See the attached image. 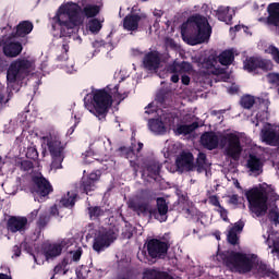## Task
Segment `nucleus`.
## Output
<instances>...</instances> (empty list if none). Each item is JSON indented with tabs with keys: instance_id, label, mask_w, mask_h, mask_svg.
Here are the masks:
<instances>
[{
	"instance_id": "obj_1",
	"label": "nucleus",
	"mask_w": 279,
	"mask_h": 279,
	"mask_svg": "<svg viewBox=\"0 0 279 279\" xmlns=\"http://www.w3.org/2000/svg\"><path fill=\"white\" fill-rule=\"evenodd\" d=\"M181 34L187 45L195 47V45H202L210 40L213 26H210L206 16L194 14L187 19L186 23L182 24Z\"/></svg>"
},
{
	"instance_id": "obj_2",
	"label": "nucleus",
	"mask_w": 279,
	"mask_h": 279,
	"mask_svg": "<svg viewBox=\"0 0 279 279\" xmlns=\"http://www.w3.org/2000/svg\"><path fill=\"white\" fill-rule=\"evenodd\" d=\"M112 96L121 101L128 97V95L123 96V94L119 93V85H116L113 89L108 85L106 88L94 92L92 100L93 109H90V112L99 121L108 117V112L112 108Z\"/></svg>"
},
{
	"instance_id": "obj_3",
	"label": "nucleus",
	"mask_w": 279,
	"mask_h": 279,
	"mask_svg": "<svg viewBox=\"0 0 279 279\" xmlns=\"http://www.w3.org/2000/svg\"><path fill=\"white\" fill-rule=\"evenodd\" d=\"M52 21V29L59 25L61 37H70L73 29L80 25V5L76 3L61 5Z\"/></svg>"
},
{
	"instance_id": "obj_4",
	"label": "nucleus",
	"mask_w": 279,
	"mask_h": 279,
	"mask_svg": "<svg viewBox=\"0 0 279 279\" xmlns=\"http://www.w3.org/2000/svg\"><path fill=\"white\" fill-rule=\"evenodd\" d=\"M217 260H220L225 267L238 274H250L254 269V262L245 253L235 251H223L217 254Z\"/></svg>"
},
{
	"instance_id": "obj_5",
	"label": "nucleus",
	"mask_w": 279,
	"mask_h": 279,
	"mask_svg": "<svg viewBox=\"0 0 279 279\" xmlns=\"http://www.w3.org/2000/svg\"><path fill=\"white\" fill-rule=\"evenodd\" d=\"M43 141L47 143L48 151L51 156L50 169L52 171L62 169V162H64V149H66V145L62 144L60 133L51 132L49 135L44 136Z\"/></svg>"
},
{
	"instance_id": "obj_6",
	"label": "nucleus",
	"mask_w": 279,
	"mask_h": 279,
	"mask_svg": "<svg viewBox=\"0 0 279 279\" xmlns=\"http://www.w3.org/2000/svg\"><path fill=\"white\" fill-rule=\"evenodd\" d=\"M245 197L248 202V209L256 217H265L269 207L267 202H269V196L265 190L258 187H253L245 193Z\"/></svg>"
},
{
	"instance_id": "obj_7",
	"label": "nucleus",
	"mask_w": 279,
	"mask_h": 279,
	"mask_svg": "<svg viewBox=\"0 0 279 279\" xmlns=\"http://www.w3.org/2000/svg\"><path fill=\"white\" fill-rule=\"evenodd\" d=\"M117 239H119V228L116 226L100 228L94 234L92 247L96 254H101V252H106Z\"/></svg>"
},
{
	"instance_id": "obj_8",
	"label": "nucleus",
	"mask_w": 279,
	"mask_h": 279,
	"mask_svg": "<svg viewBox=\"0 0 279 279\" xmlns=\"http://www.w3.org/2000/svg\"><path fill=\"white\" fill-rule=\"evenodd\" d=\"M32 61L27 59H17L13 61L8 71H7V80L11 84L15 82H23L29 73H32Z\"/></svg>"
},
{
	"instance_id": "obj_9",
	"label": "nucleus",
	"mask_w": 279,
	"mask_h": 279,
	"mask_svg": "<svg viewBox=\"0 0 279 279\" xmlns=\"http://www.w3.org/2000/svg\"><path fill=\"white\" fill-rule=\"evenodd\" d=\"M220 147H226L225 155L231 158V160H239L241 158L243 147L241 146V137L239 135L234 133L220 135Z\"/></svg>"
},
{
	"instance_id": "obj_10",
	"label": "nucleus",
	"mask_w": 279,
	"mask_h": 279,
	"mask_svg": "<svg viewBox=\"0 0 279 279\" xmlns=\"http://www.w3.org/2000/svg\"><path fill=\"white\" fill-rule=\"evenodd\" d=\"M146 247L149 258L153 260H162L167 257L171 243H169V241L153 238L147 241Z\"/></svg>"
},
{
	"instance_id": "obj_11",
	"label": "nucleus",
	"mask_w": 279,
	"mask_h": 279,
	"mask_svg": "<svg viewBox=\"0 0 279 279\" xmlns=\"http://www.w3.org/2000/svg\"><path fill=\"white\" fill-rule=\"evenodd\" d=\"M257 69L264 73H269V71H274V61L260 57H251L244 61V70L248 73H254Z\"/></svg>"
},
{
	"instance_id": "obj_12",
	"label": "nucleus",
	"mask_w": 279,
	"mask_h": 279,
	"mask_svg": "<svg viewBox=\"0 0 279 279\" xmlns=\"http://www.w3.org/2000/svg\"><path fill=\"white\" fill-rule=\"evenodd\" d=\"M33 189L32 193L38 195L40 199L49 196L50 193H53V186L51 182L47 180L44 175H35L32 178Z\"/></svg>"
},
{
	"instance_id": "obj_13",
	"label": "nucleus",
	"mask_w": 279,
	"mask_h": 279,
	"mask_svg": "<svg viewBox=\"0 0 279 279\" xmlns=\"http://www.w3.org/2000/svg\"><path fill=\"white\" fill-rule=\"evenodd\" d=\"M28 228L29 221L25 216H10L7 220V230L8 232H11V234H16V232L23 234L27 232Z\"/></svg>"
},
{
	"instance_id": "obj_14",
	"label": "nucleus",
	"mask_w": 279,
	"mask_h": 279,
	"mask_svg": "<svg viewBox=\"0 0 279 279\" xmlns=\"http://www.w3.org/2000/svg\"><path fill=\"white\" fill-rule=\"evenodd\" d=\"M148 213L150 217H154L160 223H165L169 219V204H167V199L165 197H158L156 199V208L149 209Z\"/></svg>"
},
{
	"instance_id": "obj_15",
	"label": "nucleus",
	"mask_w": 279,
	"mask_h": 279,
	"mask_svg": "<svg viewBox=\"0 0 279 279\" xmlns=\"http://www.w3.org/2000/svg\"><path fill=\"white\" fill-rule=\"evenodd\" d=\"M100 178L101 171L99 170H96L88 175H84L80 182V191L86 195H88V193H93V191L97 189V182L100 180Z\"/></svg>"
},
{
	"instance_id": "obj_16",
	"label": "nucleus",
	"mask_w": 279,
	"mask_h": 279,
	"mask_svg": "<svg viewBox=\"0 0 279 279\" xmlns=\"http://www.w3.org/2000/svg\"><path fill=\"white\" fill-rule=\"evenodd\" d=\"M136 7L132 8V12L123 19V29L125 32H138V23L147 19L145 13H134Z\"/></svg>"
},
{
	"instance_id": "obj_17",
	"label": "nucleus",
	"mask_w": 279,
	"mask_h": 279,
	"mask_svg": "<svg viewBox=\"0 0 279 279\" xmlns=\"http://www.w3.org/2000/svg\"><path fill=\"white\" fill-rule=\"evenodd\" d=\"M268 16L260 17L259 21L268 27H276L279 35V2L270 3L267 8Z\"/></svg>"
},
{
	"instance_id": "obj_18",
	"label": "nucleus",
	"mask_w": 279,
	"mask_h": 279,
	"mask_svg": "<svg viewBox=\"0 0 279 279\" xmlns=\"http://www.w3.org/2000/svg\"><path fill=\"white\" fill-rule=\"evenodd\" d=\"M168 71L173 73L170 78L171 82L178 84L180 82V75L178 73H190V71H193V65L186 61H173V63L168 66Z\"/></svg>"
},
{
	"instance_id": "obj_19",
	"label": "nucleus",
	"mask_w": 279,
	"mask_h": 279,
	"mask_svg": "<svg viewBox=\"0 0 279 279\" xmlns=\"http://www.w3.org/2000/svg\"><path fill=\"white\" fill-rule=\"evenodd\" d=\"M194 160L193 153L183 151L175 159L177 169L179 171H193L195 169Z\"/></svg>"
},
{
	"instance_id": "obj_20",
	"label": "nucleus",
	"mask_w": 279,
	"mask_h": 279,
	"mask_svg": "<svg viewBox=\"0 0 279 279\" xmlns=\"http://www.w3.org/2000/svg\"><path fill=\"white\" fill-rule=\"evenodd\" d=\"M221 136H217L216 132H205L201 136V144L205 149H208L209 151H213V149H217L220 144Z\"/></svg>"
},
{
	"instance_id": "obj_21",
	"label": "nucleus",
	"mask_w": 279,
	"mask_h": 279,
	"mask_svg": "<svg viewBox=\"0 0 279 279\" xmlns=\"http://www.w3.org/2000/svg\"><path fill=\"white\" fill-rule=\"evenodd\" d=\"M144 69L147 71H158L160 69V53L158 51H150L144 56Z\"/></svg>"
},
{
	"instance_id": "obj_22",
	"label": "nucleus",
	"mask_w": 279,
	"mask_h": 279,
	"mask_svg": "<svg viewBox=\"0 0 279 279\" xmlns=\"http://www.w3.org/2000/svg\"><path fill=\"white\" fill-rule=\"evenodd\" d=\"M263 167H265V162L263 159L254 154H250L246 160V168L251 173L255 175H260L263 173Z\"/></svg>"
},
{
	"instance_id": "obj_23",
	"label": "nucleus",
	"mask_w": 279,
	"mask_h": 279,
	"mask_svg": "<svg viewBox=\"0 0 279 279\" xmlns=\"http://www.w3.org/2000/svg\"><path fill=\"white\" fill-rule=\"evenodd\" d=\"M262 141L271 147H278L279 132L274 128L262 130Z\"/></svg>"
},
{
	"instance_id": "obj_24",
	"label": "nucleus",
	"mask_w": 279,
	"mask_h": 279,
	"mask_svg": "<svg viewBox=\"0 0 279 279\" xmlns=\"http://www.w3.org/2000/svg\"><path fill=\"white\" fill-rule=\"evenodd\" d=\"M23 45L20 41H5L3 45V53L7 58H16L21 56Z\"/></svg>"
},
{
	"instance_id": "obj_25",
	"label": "nucleus",
	"mask_w": 279,
	"mask_h": 279,
	"mask_svg": "<svg viewBox=\"0 0 279 279\" xmlns=\"http://www.w3.org/2000/svg\"><path fill=\"white\" fill-rule=\"evenodd\" d=\"M34 31V23L29 21H22L15 27V32L12 33L14 38H25V36L32 34Z\"/></svg>"
},
{
	"instance_id": "obj_26",
	"label": "nucleus",
	"mask_w": 279,
	"mask_h": 279,
	"mask_svg": "<svg viewBox=\"0 0 279 279\" xmlns=\"http://www.w3.org/2000/svg\"><path fill=\"white\" fill-rule=\"evenodd\" d=\"M77 278L80 279H96L101 278V270H98L96 268H90L88 266H82L76 271Z\"/></svg>"
},
{
	"instance_id": "obj_27",
	"label": "nucleus",
	"mask_w": 279,
	"mask_h": 279,
	"mask_svg": "<svg viewBox=\"0 0 279 279\" xmlns=\"http://www.w3.org/2000/svg\"><path fill=\"white\" fill-rule=\"evenodd\" d=\"M210 163L208 162V158L206 157V153H198L196 161L194 163V169L197 173H204L208 171Z\"/></svg>"
},
{
	"instance_id": "obj_28",
	"label": "nucleus",
	"mask_w": 279,
	"mask_h": 279,
	"mask_svg": "<svg viewBox=\"0 0 279 279\" xmlns=\"http://www.w3.org/2000/svg\"><path fill=\"white\" fill-rule=\"evenodd\" d=\"M44 254L46 256V260L57 258V256H60V254H62V245L48 244L44 247Z\"/></svg>"
},
{
	"instance_id": "obj_29",
	"label": "nucleus",
	"mask_w": 279,
	"mask_h": 279,
	"mask_svg": "<svg viewBox=\"0 0 279 279\" xmlns=\"http://www.w3.org/2000/svg\"><path fill=\"white\" fill-rule=\"evenodd\" d=\"M197 128H199L198 122H193L191 124H181L177 126L174 132L178 136H189V134H193V132H195Z\"/></svg>"
},
{
	"instance_id": "obj_30",
	"label": "nucleus",
	"mask_w": 279,
	"mask_h": 279,
	"mask_svg": "<svg viewBox=\"0 0 279 279\" xmlns=\"http://www.w3.org/2000/svg\"><path fill=\"white\" fill-rule=\"evenodd\" d=\"M257 271L262 276V278L279 279L278 272L267 264L260 263Z\"/></svg>"
},
{
	"instance_id": "obj_31",
	"label": "nucleus",
	"mask_w": 279,
	"mask_h": 279,
	"mask_svg": "<svg viewBox=\"0 0 279 279\" xmlns=\"http://www.w3.org/2000/svg\"><path fill=\"white\" fill-rule=\"evenodd\" d=\"M87 213L89 215V219L92 221H95L99 219L100 217H106V213H108V209L102 208L101 206H88Z\"/></svg>"
},
{
	"instance_id": "obj_32",
	"label": "nucleus",
	"mask_w": 279,
	"mask_h": 279,
	"mask_svg": "<svg viewBox=\"0 0 279 279\" xmlns=\"http://www.w3.org/2000/svg\"><path fill=\"white\" fill-rule=\"evenodd\" d=\"M148 126L154 134H165L167 132V128L165 126V122L160 119H153L148 121Z\"/></svg>"
},
{
	"instance_id": "obj_33",
	"label": "nucleus",
	"mask_w": 279,
	"mask_h": 279,
	"mask_svg": "<svg viewBox=\"0 0 279 279\" xmlns=\"http://www.w3.org/2000/svg\"><path fill=\"white\" fill-rule=\"evenodd\" d=\"M77 202V193L75 192H68L66 195H64L61 199H60V204L61 206H63V208H73L75 206V203Z\"/></svg>"
},
{
	"instance_id": "obj_34",
	"label": "nucleus",
	"mask_w": 279,
	"mask_h": 279,
	"mask_svg": "<svg viewBox=\"0 0 279 279\" xmlns=\"http://www.w3.org/2000/svg\"><path fill=\"white\" fill-rule=\"evenodd\" d=\"M217 58L222 66H230L234 62V52L232 50H225Z\"/></svg>"
},
{
	"instance_id": "obj_35",
	"label": "nucleus",
	"mask_w": 279,
	"mask_h": 279,
	"mask_svg": "<svg viewBox=\"0 0 279 279\" xmlns=\"http://www.w3.org/2000/svg\"><path fill=\"white\" fill-rule=\"evenodd\" d=\"M100 8L97 4H87L83 8L82 14L86 16V19H95L97 14L100 12Z\"/></svg>"
},
{
	"instance_id": "obj_36",
	"label": "nucleus",
	"mask_w": 279,
	"mask_h": 279,
	"mask_svg": "<svg viewBox=\"0 0 279 279\" xmlns=\"http://www.w3.org/2000/svg\"><path fill=\"white\" fill-rule=\"evenodd\" d=\"M218 21L230 25L232 23V14H230V8L218 9L216 12Z\"/></svg>"
},
{
	"instance_id": "obj_37",
	"label": "nucleus",
	"mask_w": 279,
	"mask_h": 279,
	"mask_svg": "<svg viewBox=\"0 0 279 279\" xmlns=\"http://www.w3.org/2000/svg\"><path fill=\"white\" fill-rule=\"evenodd\" d=\"M146 169L148 171V177L151 178L153 180H156V178L160 175V170L162 169V165L154 161L149 163Z\"/></svg>"
},
{
	"instance_id": "obj_38",
	"label": "nucleus",
	"mask_w": 279,
	"mask_h": 279,
	"mask_svg": "<svg viewBox=\"0 0 279 279\" xmlns=\"http://www.w3.org/2000/svg\"><path fill=\"white\" fill-rule=\"evenodd\" d=\"M218 57L217 54H209L202 62V69H206L207 71H213L215 65L217 64Z\"/></svg>"
},
{
	"instance_id": "obj_39",
	"label": "nucleus",
	"mask_w": 279,
	"mask_h": 279,
	"mask_svg": "<svg viewBox=\"0 0 279 279\" xmlns=\"http://www.w3.org/2000/svg\"><path fill=\"white\" fill-rule=\"evenodd\" d=\"M254 104H256V99H254V96L251 95L242 96L240 99V105L245 110H251L254 107Z\"/></svg>"
},
{
	"instance_id": "obj_40",
	"label": "nucleus",
	"mask_w": 279,
	"mask_h": 279,
	"mask_svg": "<svg viewBox=\"0 0 279 279\" xmlns=\"http://www.w3.org/2000/svg\"><path fill=\"white\" fill-rule=\"evenodd\" d=\"M118 151L120 153V156H122L123 158H126L128 160L132 158H136V153L134 151V147L121 146L118 148Z\"/></svg>"
},
{
	"instance_id": "obj_41",
	"label": "nucleus",
	"mask_w": 279,
	"mask_h": 279,
	"mask_svg": "<svg viewBox=\"0 0 279 279\" xmlns=\"http://www.w3.org/2000/svg\"><path fill=\"white\" fill-rule=\"evenodd\" d=\"M49 221H51V216H49V214L47 213L40 214L37 220V228L39 230H45V228L49 226Z\"/></svg>"
},
{
	"instance_id": "obj_42",
	"label": "nucleus",
	"mask_w": 279,
	"mask_h": 279,
	"mask_svg": "<svg viewBox=\"0 0 279 279\" xmlns=\"http://www.w3.org/2000/svg\"><path fill=\"white\" fill-rule=\"evenodd\" d=\"M268 219L274 226H279V208L275 205L268 213Z\"/></svg>"
},
{
	"instance_id": "obj_43",
	"label": "nucleus",
	"mask_w": 279,
	"mask_h": 279,
	"mask_svg": "<svg viewBox=\"0 0 279 279\" xmlns=\"http://www.w3.org/2000/svg\"><path fill=\"white\" fill-rule=\"evenodd\" d=\"M265 53H269L271 56L274 62L279 64V49L275 45H269L268 48L265 50Z\"/></svg>"
},
{
	"instance_id": "obj_44",
	"label": "nucleus",
	"mask_w": 279,
	"mask_h": 279,
	"mask_svg": "<svg viewBox=\"0 0 279 279\" xmlns=\"http://www.w3.org/2000/svg\"><path fill=\"white\" fill-rule=\"evenodd\" d=\"M88 28L92 34H99V32H101V22L97 19H93L88 22Z\"/></svg>"
},
{
	"instance_id": "obj_45",
	"label": "nucleus",
	"mask_w": 279,
	"mask_h": 279,
	"mask_svg": "<svg viewBox=\"0 0 279 279\" xmlns=\"http://www.w3.org/2000/svg\"><path fill=\"white\" fill-rule=\"evenodd\" d=\"M113 279H132V271L128 268H121Z\"/></svg>"
},
{
	"instance_id": "obj_46",
	"label": "nucleus",
	"mask_w": 279,
	"mask_h": 279,
	"mask_svg": "<svg viewBox=\"0 0 279 279\" xmlns=\"http://www.w3.org/2000/svg\"><path fill=\"white\" fill-rule=\"evenodd\" d=\"M227 241L230 245H239V234L236 232L229 230L227 234Z\"/></svg>"
},
{
	"instance_id": "obj_47",
	"label": "nucleus",
	"mask_w": 279,
	"mask_h": 279,
	"mask_svg": "<svg viewBox=\"0 0 279 279\" xmlns=\"http://www.w3.org/2000/svg\"><path fill=\"white\" fill-rule=\"evenodd\" d=\"M66 265H69V259L63 258V260L53 268L52 276H56V275L61 274L62 271H64V268L66 267Z\"/></svg>"
},
{
	"instance_id": "obj_48",
	"label": "nucleus",
	"mask_w": 279,
	"mask_h": 279,
	"mask_svg": "<svg viewBox=\"0 0 279 279\" xmlns=\"http://www.w3.org/2000/svg\"><path fill=\"white\" fill-rule=\"evenodd\" d=\"M26 158L29 160H38V149H36V147H28L26 150Z\"/></svg>"
},
{
	"instance_id": "obj_49",
	"label": "nucleus",
	"mask_w": 279,
	"mask_h": 279,
	"mask_svg": "<svg viewBox=\"0 0 279 279\" xmlns=\"http://www.w3.org/2000/svg\"><path fill=\"white\" fill-rule=\"evenodd\" d=\"M20 169L22 171H32V169H34V162H32L29 160H22Z\"/></svg>"
},
{
	"instance_id": "obj_50",
	"label": "nucleus",
	"mask_w": 279,
	"mask_h": 279,
	"mask_svg": "<svg viewBox=\"0 0 279 279\" xmlns=\"http://www.w3.org/2000/svg\"><path fill=\"white\" fill-rule=\"evenodd\" d=\"M62 49L64 51V54H60L58 57L59 62H62L64 60H69V54H66V53H69V49H70L69 44H63Z\"/></svg>"
},
{
	"instance_id": "obj_51",
	"label": "nucleus",
	"mask_w": 279,
	"mask_h": 279,
	"mask_svg": "<svg viewBox=\"0 0 279 279\" xmlns=\"http://www.w3.org/2000/svg\"><path fill=\"white\" fill-rule=\"evenodd\" d=\"M72 260H74V263H77V260H80V258H82V254H84V251L82 250V247H78L76 251H72Z\"/></svg>"
},
{
	"instance_id": "obj_52",
	"label": "nucleus",
	"mask_w": 279,
	"mask_h": 279,
	"mask_svg": "<svg viewBox=\"0 0 279 279\" xmlns=\"http://www.w3.org/2000/svg\"><path fill=\"white\" fill-rule=\"evenodd\" d=\"M163 121L165 123H168V125H173V123H175V114L173 113L163 114Z\"/></svg>"
},
{
	"instance_id": "obj_53",
	"label": "nucleus",
	"mask_w": 279,
	"mask_h": 279,
	"mask_svg": "<svg viewBox=\"0 0 279 279\" xmlns=\"http://www.w3.org/2000/svg\"><path fill=\"white\" fill-rule=\"evenodd\" d=\"M217 213H219L220 218H221L223 221H230V219L228 218V209H226L223 206H220V207L217 209Z\"/></svg>"
},
{
	"instance_id": "obj_54",
	"label": "nucleus",
	"mask_w": 279,
	"mask_h": 279,
	"mask_svg": "<svg viewBox=\"0 0 279 279\" xmlns=\"http://www.w3.org/2000/svg\"><path fill=\"white\" fill-rule=\"evenodd\" d=\"M243 228H245V222L243 221H238L234 223V226L230 229L231 231L236 232H243Z\"/></svg>"
},
{
	"instance_id": "obj_55",
	"label": "nucleus",
	"mask_w": 279,
	"mask_h": 279,
	"mask_svg": "<svg viewBox=\"0 0 279 279\" xmlns=\"http://www.w3.org/2000/svg\"><path fill=\"white\" fill-rule=\"evenodd\" d=\"M197 209L194 208H185V215H186V219H195V217H197Z\"/></svg>"
},
{
	"instance_id": "obj_56",
	"label": "nucleus",
	"mask_w": 279,
	"mask_h": 279,
	"mask_svg": "<svg viewBox=\"0 0 279 279\" xmlns=\"http://www.w3.org/2000/svg\"><path fill=\"white\" fill-rule=\"evenodd\" d=\"M229 204H231L232 206H239V204H243V202L240 201L238 194H232L231 196H229Z\"/></svg>"
},
{
	"instance_id": "obj_57",
	"label": "nucleus",
	"mask_w": 279,
	"mask_h": 279,
	"mask_svg": "<svg viewBox=\"0 0 279 279\" xmlns=\"http://www.w3.org/2000/svg\"><path fill=\"white\" fill-rule=\"evenodd\" d=\"M209 204L217 208H221V203H219V197L217 195L209 196Z\"/></svg>"
},
{
	"instance_id": "obj_58",
	"label": "nucleus",
	"mask_w": 279,
	"mask_h": 279,
	"mask_svg": "<svg viewBox=\"0 0 279 279\" xmlns=\"http://www.w3.org/2000/svg\"><path fill=\"white\" fill-rule=\"evenodd\" d=\"M130 167L133 169L135 175L138 173V169H141V165L134 159H130Z\"/></svg>"
},
{
	"instance_id": "obj_59",
	"label": "nucleus",
	"mask_w": 279,
	"mask_h": 279,
	"mask_svg": "<svg viewBox=\"0 0 279 279\" xmlns=\"http://www.w3.org/2000/svg\"><path fill=\"white\" fill-rule=\"evenodd\" d=\"M156 99L158 101V104H165L166 99H167V94L165 93H158L156 96Z\"/></svg>"
},
{
	"instance_id": "obj_60",
	"label": "nucleus",
	"mask_w": 279,
	"mask_h": 279,
	"mask_svg": "<svg viewBox=\"0 0 279 279\" xmlns=\"http://www.w3.org/2000/svg\"><path fill=\"white\" fill-rule=\"evenodd\" d=\"M13 255L19 258L22 254L21 245H14L12 248Z\"/></svg>"
},
{
	"instance_id": "obj_61",
	"label": "nucleus",
	"mask_w": 279,
	"mask_h": 279,
	"mask_svg": "<svg viewBox=\"0 0 279 279\" xmlns=\"http://www.w3.org/2000/svg\"><path fill=\"white\" fill-rule=\"evenodd\" d=\"M167 47H170V49H177L178 48V44H175V40L173 39H167L166 41Z\"/></svg>"
},
{
	"instance_id": "obj_62",
	"label": "nucleus",
	"mask_w": 279,
	"mask_h": 279,
	"mask_svg": "<svg viewBox=\"0 0 279 279\" xmlns=\"http://www.w3.org/2000/svg\"><path fill=\"white\" fill-rule=\"evenodd\" d=\"M137 210L141 213H149V207L147 204H140L137 205Z\"/></svg>"
},
{
	"instance_id": "obj_63",
	"label": "nucleus",
	"mask_w": 279,
	"mask_h": 279,
	"mask_svg": "<svg viewBox=\"0 0 279 279\" xmlns=\"http://www.w3.org/2000/svg\"><path fill=\"white\" fill-rule=\"evenodd\" d=\"M269 197H270L271 202H278V199H279V195L275 191L270 192Z\"/></svg>"
},
{
	"instance_id": "obj_64",
	"label": "nucleus",
	"mask_w": 279,
	"mask_h": 279,
	"mask_svg": "<svg viewBox=\"0 0 279 279\" xmlns=\"http://www.w3.org/2000/svg\"><path fill=\"white\" fill-rule=\"evenodd\" d=\"M272 252H275L276 254H279V240L274 242Z\"/></svg>"
}]
</instances>
